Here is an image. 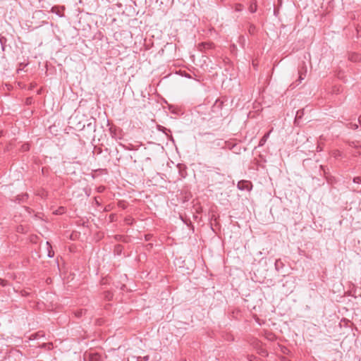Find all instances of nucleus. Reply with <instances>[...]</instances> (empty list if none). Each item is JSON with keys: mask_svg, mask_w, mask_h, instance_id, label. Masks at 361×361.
Masks as SVG:
<instances>
[{"mask_svg": "<svg viewBox=\"0 0 361 361\" xmlns=\"http://www.w3.org/2000/svg\"><path fill=\"white\" fill-rule=\"evenodd\" d=\"M237 187L240 190H250L252 188V183L248 180H243L238 183Z\"/></svg>", "mask_w": 361, "mask_h": 361, "instance_id": "nucleus-1", "label": "nucleus"}, {"mask_svg": "<svg viewBox=\"0 0 361 361\" xmlns=\"http://www.w3.org/2000/svg\"><path fill=\"white\" fill-rule=\"evenodd\" d=\"M86 126L87 128L94 132L96 130V120L92 118Z\"/></svg>", "mask_w": 361, "mask_h": 361, "instance_id": "nucleus-2", "label": "nucleus"}, {"mask_svg": "<svg viewBox=\"0 0 361 361\" xmlns=\"http://www.w3.org/2000/svg\"><path fill=\"white\" fill-rule=\"evenodd\" d=\"M307 70L305 67H302L301 69L299 70V78L298 81L300 82L302 80L305 79L306 76Z\"/></svg>", "mask_w": 361, "mask_h": 361, "instance_id": "nucleus-3", "label": "nucleus"}, {"mask_svg": "<svg viewBox=\"0 0 361 361\" xmlns=\"http://www.w3.org/2000/svg\"><path fill=\"white\" fill-rule=\"evenodd\" d=\"M213 47H214V44L210 42H202V43L200 44V50L212 49Z\"/></svg>", "mask_w": 361, "mask_h": 361, "instance_id": "nucleus-4", "label": "nucleus"}, {"mask_svg": "<svg viewBox=\"0 0 361 361\" xmlns=\"http://www.w3.org/2000/svg\"><path fill=\"white\" fill-rule=\"evenodd\" d=\"M271 132V130L269 131L268 133L264 134V136L260 139L259 142V147H262L266 143L267 139L269 137Z\"/></svg>", "mask_w": 361, "mask_h": 361, "instance_id": "nucleus-5", "label": "nucleus"}, {"mask_svg": "<svg viewBox=\"0 0 361 361\" xmlns=\"http://www.w3.org/2000/svg\"><path fill=\"white\" fill-rule=\"evenodd\" d=\"M257 9V5L256 1L252 2L249 6V11L252 13H255Z\"/></svg>", "mask_w": 361, "mask_h": 361, "instance_id": "nucleus-6", "label": "nucleus"}, {"mask_svg": "<svg viewBox=\"0 0 361 361\" xmlns=\"http://www.w3.org/2000/svg\"><path fill=\"white\" fill-rule=\"evenodd\" d=\"M28 198V195L27 193L22 194L21 195H18L16 198V201L18 202V203L21 202L25 201Z\"/></svg>", "mask_w": 361, "mask_h": 361, "instance_id": "nucleus-7", "label": "nucleus"}, {"mask_svg": "<svg viewBox=\"0 0 361 361\" xmlns=\"http://www.w3.org/2000/svg\"><path fill=\"white\" fill-rule=\"evenodd\" d=\"M349 59L352 61L357 62L360 60V56L357 54H352L350 55Z\"/></svg>", "mask_w": 361, "mask_h": 361, "instance_id": "nucleus-8", "label": "nucleus"}, {"mask_svg": "<svg viewBox=\"0 0 361 361\" xmlns=\"http://www.w3.org/2000/svg\"><path fill=\"white\" fill-rule=\"evenodd\" d=\"M248 32L250 35H254L256 32V26L252 23L249 24Z\"/></svg>", "mask_w": 361, "mask_h": 361, "instance_id": "nucleus-9", "label": "nucleus"}, {"mask_svg": "<svg viewBox=\"0 0 361 361\" xmlns=\"http://www.w3.org/2000/svg\"><path fill=\"white\" fill-rule=\"evenodd\" d=\"M86 312V310H82V309H80V310H76L75 312V315L76 317H81L83 314H85Z\"/></svg>", "mask_w": 361, "mask_h": 361, "instance_id": "nucleus-10", "label": "nucleus"}, {"mask_svg": "<svg viewBox=\"0 0 361 361\" xmlns=\"http://www.w3.org/2000/svg\"><path fill=\"white\" fill-rule=\"evenodd\" d=\"M100 357L97 354H90V361H99Z\"/></svg>", "mask_w": 361, "mask_h": 361, "instance_id": "nucleus-11", "label": "nucleus"}, {"mask_svg": "<svg viewBox=\"0 0 361 361\" xmlns=\"http://www.w3.org/2000/svg\"><path fill=\"white\" fill-rule=\"evenodd\" d=\"M245 37L243 36V35H240L239 37H238V42L241 44V46L243 47H245Z\"/></svg>", "mask_w": 361, "mask_h": 361, "instance_id": "nucleus-12", "label": "nucleus"}, {"mask_svg": "<svg viewBox=\"0 0 361 361\" xmlns=\"http://www.w3.org/2000/svg\"><path fill=\"white\" fill-rule=\"evenodd\" d=\"M223 103H224L223 101H221L220 99H216L215 102V104L214 105V108L217 107L219 109H221Z\"/></svg>", "mask_w": 361, "mask_h": 361, "instance_id": "nucleus-13", "label": "nucleus"}, {"mask_svg": "<svg viewBox=\"0 0 361 361\" xmlns=\"http://www.w3.org/2000/svg\"><path fill=\"white\" fill-rule=\"evenodd\" d=\"M149 356L148 355H146V356H144V357H137V361H148L149 360Z\"/></svg>", "mask_w": 361, "mask_h": 361, "instance_id": "nucleus-14", "label": "nucleus"}, {"mask_svg": "<svg viewBox=\"0 0 361 361\" xmlns=\"http://www.w3.org/2000/svg\"><path fill=\"white\" fill-rule=\"evenodd\" d=\"M242 8H243V5H242V4H236L235 5V11H238H238H242Z\"/></svg>", "mask_w": 361, "mask_h": 361, "instance_id": "nucleus-15", "label": "nucleus"}, {"mask_svg": "<svg viewBox=\"0 0 361 361\" xmlns=\"http://www.w3.org/2000/svg\"><path fill=\"white\" fill-rule=\"evenodd\" d=\"M353 180L355 183H361V176H356Z\"/></svg>", "mask_w": 361, "mask_h": 361, "instance_id": "nucleus-16", "label": "nucleus"}, {"mask_svg": "<svg viewBox=\"0 0 361 361\" xmlns=\"http://www.w3.org/2000/svg\"><path fill=\"white\" fill-rule=\"evenodd\" d=\"M6 39L5 37H1V38H0V43H1V45H2V49H4V44L6 42Z\"/></svg>", "mask_w": 361, "mask_h": 361, "instance_id": "nucleus-17", "label": "nucleus"}, {"mask_svg": "<svg viewBox=\"0 0 361 361\" xmlns=\"http://www.w3.org/2000/svg\"><path fill=\"white\" fill-rule=\"evenodd\" d=\"M279 264H282L280 259H276L275 262V267L276 269H279Z\"/></svg>", "mask_w": 361, "mask_h": 361, "instance_id": "nucleus-18", "label": "nucleus"}, {"mask_svg": "<svg viewBox=\"0 0 361 361\" xmlns=\"http://www.w3.org/2000/svg\"><path fill=\"white\" fill-rule=\"evenodd\" d=\"M350 146L355 147V148H358L360 147L355 142H352L350 144Z\"/></svg>", "mask_w": 361, "mask_h": 361, "instance_id": "nucleus-19", "label": "nucleus"}, {"mask_svg": "<svg viewBox=\"0 0 361 361\" xmlns=\"http://www.w3.org/2000/svg\"><path fill=\"white\" fill-rule=\"evenodd\" d=\"M126 221L127 224H132L133 219H131V217H126Z\"/></svg>", "mask_w": 361, "mask_h": 361, "instance_id": "nucleus-20", "label": "nucleus"}, {"mask_svg": "<svg viewBox=\"0 0 361 361\" xmlns=\"http://www.w3.org/2000/svg\"><path fill=\"white\" fill-rule=\"evenodd\" d=\"M334 156L335 157H338L339 156H341V152L339 151H336L334 153Z\"/></svg>", "mask_w": 361, "mask_h": 361, "instance_id": "nucleus-21", "label": "nucleus"}, {"mask_svg": "<svg viewBox=\"0 0 361 361\" xmlns=\"http://www.w3.org/2000/svg\"><path fill=\"white\" fill-rule=\"evenodd\" d=\"M23 150H25V151H26V150H28V149H29V146H28V145L27 144V145H23Z\"/></svg>", "mask_w": 361, "mask_h": 361, "instance_id": "nucleus-22", "label": "nucleus"}, {"mask_svg": "<svg viewBox=\"0 0 361 361\" xmlns=\"http://www.w3.org/2000/svg\"><path fill=\"white\" fill-rule=\"evenodd\" d=\"M180 176L183 177V178H185V175H186V172L185 171H180Z\"/></svg>", "mask_w": 361, "mask_h": 361, "instance_id": "nucleus-23", "label": "nucleus"}, {"mask_svg": "<svg viewBox=\"0 0 361 361\" xmlns=\"http://www.w3.org/2000/svg\"><path fill=\"white\" fill-rule=\"evenodd\" d=\"M320 168L324 171V175H326V170H325V167L324 166L321 165Z\"/></svg>", "mask_w": 361, "mask_h": 361, "instance_id": "nucleus-24", "label": "nucleus"}, {"mask_svg": "<svg viewBox=\"0 0 361 361\" xmlns=\"http://www.w3.org/2000/svg\"><path fill=\"white\" fill-rule=\"evenodd\" d=\"M301 111H302L301 110H299L297 111L296 118H300V114L301 113Z\"/></svg>", "mask_w": 361, "mask_h": 361, "instance_id": "nucleus-25", "label": "nucleus"}, {"mask_svg": "<svg viewBox=\"0 0 361 361\" xmlns=\"http://www.w3.org/2000/svg\"><path fill=\"white\" fill-rule=\"evenodd\" d=\"M352 128H353L354 129H357L358 128V126L357 124H352Z\"/></svg>", "mask_w": 361, "mask_h": 361, "instance_id": "nucleus-26", "label": "nucleus"}, {"mask_svg": "<svg viewBox=\"0 0 361 361\" xmlns=\"http://www.w3.org/2000/svg\"><path fill=\"white\" fill-rule=\"evenodd\" d=\"M317 150L319 152V151H322V147L319 145H318L317 147Z\"/></svg>", "mask_w": 361, "mask_h": 361, "instance_id": "nucleus-27", "label": "nucleus"}, {"mask_svg": "<svg viewBox=\"0 0 361 361\" xmlns=\"http://www.w3.org/2000/svg\"><path fill=\"white\" fill-rule=\"evenodd\" d=\"M48 256H49V257H52L54 256V253H53V254H51V252L49 251V254H48Z\"/></svg>", "mask_w": 361, "mask_h": 361, "instance_id": "nucleus-28", "label": "nucleus"}, {"mask_svg": "<svg viewBox=\"0 0 361 361\" xmlns=\"http://www.w3.org/2000/svg\"><path fill=\"white\" fill-rule=\"evenodd\" d=\"M159 129L160 130H163V131H164V129H165V128H164V127L159 126Z\"/></svg>", "mask_w": 361, "mask_h": 361, "instance_id": "nucleus-29", "label": "nucleus"}, {"mask_svg": "<svg viewBox=\"0 0 361 361\" xmlns=\"http://www.w3.org/2000/svg\"><path fill=\"white\" fill-rule=\"evenodd\" d=\"M102 152V149H99V152L98 153H101Z\"/></svg>", "mask_w": 361, "mask_h": 361, "instance_id": "nucleus-30", "label": "nucleus"}, {"mask_svg": "<svg viewBox=\"0 0 361 361\" xmlns=\"http://www.w3.org/2000/svg\"><path fill=\"white\" fill-rule=\"evenodd\" d=\"M359 122H361V117L359 118Z\"/></svg>", "mask_w": 361, "mask_h": 361, "instance_id": "nucleus-31", "label": "nucleus"}, {"mask_svg": "<svg viewBox=\"0 0 361 361\" xmlns=\"http://www.w3.org/2000/svg\"><path fill=\"white\" fill-rule=\"evenodd\" d=\"M360 192H361V190H360Z\"/></svg>", "mask_w": 361, "mask_h": 361, "instance_id": "nucleus-32", "label": "nucleus"}]
</instances>
